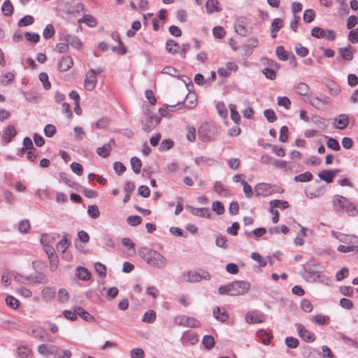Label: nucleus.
<instances>
[{
    "label": "nucleus",
    "instance_id": "7c9ffc66",
    "mask_svg": "<svg viewBox=\"0 0 358 358\" xmlns=\"http://www.w3.org/2000/svg\"><path fill=\"white\" fill-rule=\"evenodd\" d=\"M257 336L261 339L262 344L267 345L270 343L271 339L273 338L271 334L266 331L264 329H260L257 332Z\"/></svg>",
    "mask_w": 358,
    "mask_h": 358
},
{
    "label": "nucleus",
    "instance_id": "ea45409f",
    "mask_svg": "<svg viewBox=\"0 0 358 358\" xmlns=\"http://www.w3.org/2000/svg\"><path fill=\"white\" fill-rule=\"evenodd\" d=\"M202 344L207 350L212 349L215 345V339L211 335H205L202 339Z\"/></svg>",
    "mask_w": 358,
    "mask_h": 358
},
{
    "label": "nucleus",
    "instance_id": "aec40b11",
    "mask_svg": "<svg viewBox=\"0 0 358 358\" xmlns=\"http://www.w3.org/2000/svg\"><path fill=\"white\" fill-rule=\"evenodd\" d=\"M180 49V44L173 39L167 40L166 42V50L171 55L179 53Z\"/></svg>",
    "mask_w": 358,
    "mask_h": 358
},
{
    "label": "nucleus",
    "instance_id": "2f4dec72",
    "mask_svg": "<svg viewBox=\"0 0 358 358\" xmlns=\"http://www.w3.org/2000/svg\"><path fill=\"white\" fill-rule=\"evenodd\" d=\"M296 92L300 96H308L309 86L305 83H299L294 86Z\"/></svg>",
    "mask_w": 358,
    "mask_h": 358
},
{
    "label": "nucleus",
    "instance_id": "603ef678",
    "mask_svg": "<svg viewBox=\"0 0 358 358\" xmlns=\"http://www.w3.org/2000/svg\"><path fill=\"white\" fill-rule=\"evenodd\" d=\"M229 109L231 111V119L236 124H238V122L241 120V117L238 113V112L236 110V106L234 104H229Z\"/></svg>",
    "mask_w": 358,
    "mask_h": 358
},
{
    "label": "nucleus",
    "instance_id": "a211bd4d",
    "mask_svg": "<svg viewBox=\"0 0 358 358\" xmlns=\"http://www.w3.org/2000/svg\"><path fill=\"white\" fill-rule=\"evenodd\" d=\"M354 48L350 45L345 48H339L338 52L340 53L343 59L351 61L353 59Z\"/></svg>",
    "mask_w": 358,
    "mask_h": 358
},
{
    "label": "nucleus",
    "instance_id": "c85d7f7f",
    "mask_svg": "<svg viewBox=\"0 0 358 358\" xmlns=\"http://www.w3.org/2000/svg\"><path fill=\"white\" fill-rule=\"evenodd\" d=\"M135 185L132 182L128 181L125 183L124 186V191L125 192V196L123 199V202L127 203L130 200V194L134 190Z\"/></svg>",
    "mask_w": 358,
    "mask_h": 358
},
{
    "label": "nucleus",
    "instance_id": "c03bdc74",
    "mask_svg": "<svg viewBox=\"0 0 358 358\" xmlns=\"http://www.w3.org/2000/svg\"><path fill=\"white\" fill-rule=\"evenodd\" d=\"M266 233V229L264 227H259L255 229L252 232H246L248 237H251L252 235L255 239H258Z\"/></svg>",
    "mask_w": 358,
    "mask_h": 358
},
{
    "label": "nucleus",
    "instance_id": "f257e3e1",
    "mask_svg": "<svg viewBox=\"0 0 358 358\" xmlns=\"http://www.w3.org/2000/svg\"><path fill=\"white\" fill-rule=\"evenodd\" d=\"M250 286L248 281L234 280L227 285L219 287L217 292L220 295L241 296L248 293Z\"/></svg>",
    "mask_w": 358,
    "mask_h": 358
},
{
    "label": "nucleus",
    "instance_id": "423d86ee",
    "mask_svg": "<svg viewBox=\"0 0 358 358\" xmlns=\"http://www.w3.org/2000/svg\"><path fill=\"white\" fill-rule=\"evenodd\" d=\"M332 205L336 213H341L345 210L350 205V201L345 196L336 194L333 197Z\"/></svg>",
    "mask_w": 358,
    "mask_h": 358
},
{
    "label": "nucleus",
    "instance_id": "c9c22d12",
    "mask_svg": "<svg viewBox=\"0 0 358 358\" xmlns=\"http://www.w3.org/2000/svg\"><path fill=\"white\" fill-rule=\"evenodd\" d=\"M335 122H337L339 126L337 127L339 129H344L349 124V117L346 114H341L338 119L336 118Z\"/></svg>",
    "mask_w": 358,
    "mask_h": 358
},
{
    "label": "nucleus",
    "instance_id": "a18cd8bd",
    "mask_svg": "<svg viewBox=\"0 0 358 358\" xmlns=\"http://www.w3.org/2000/svg\"><path fill=\"white\" fill-rule=\"evenodd\" d=\"M275 52L280 60L286 61L289 59V53L285 50L283 46H278Z\"/></svg>",
    "mask_w": 358,
    "mask_h": 358
},
{
    "label": "nucleus",
    "instance_id": "4c0bfd02",
    "mask_svg": "<svg viewBox=\"0 0 358 358\" xmlns=\"http://www.w3.org/2000/svg\"><path fill=\"white\" fill-rule=\"evenodd\" d=\"M313 174L309 171H306L303 173H301L298 176H296L294 178V180L295 182H306L310 181L313 179Z\"/></svg>",
    "mask_w": 358,
    "mask_h": 358
},
{
    "label": "nucleus",
    "instance_id": "7ed1b4c3",
    "mask_svg": "<svg viewBox=\"0 0 358 358\" xmlns=\"http://www.w3.org/2000/svg\"><path fill=\"white\" fill-rule=\"evenodd\" d=\"M38 352L47 358H70L72 355L69 350H61L52 344H41L38 347Z\"/></svg>",
    "mask_w": 358,
    "mask_h": 358
},
{
    "label": "nucleus",
    "instance_id": "69168bd1",
    "mask_svg": "<svg viewBox=\"0 0 358 358\" xmlns=\"http://www.w3.org/2000/svg\"><path fill=\"white\" fill-rule=\"evenodd\" d=\"M278 105L280 106H283L285 109L288 110L291 106V101L287 96H278Z\"/></svg>",
    "mask_w": 358,
    "mask_h": 358
},
{
    "label": "nucleus",
    "instance_id": "37998d69",
    "mask_svg": "<svg viewBox=\"0 0 358 358\" xmlns=\"http://www.w3.org/2000/svg\"><path fill=\"white\" fill-rule=\"evenodd\" d=\"M34 22V18L33 16L27 15L22 17L17 23L20 27H27L31 25Z\"/></svg>",
    "mask_w": 358,
    "mask_h": 358
},
{
    "label": "nucleus",
    "instance_id": "4d7b16f0",
    "mask_svg": "<svg viewBox=\"0 0 358 358\" xmlns=\"http://www.w3.org/2000/svg\"><path fill=\"white\" fill-rule=\"evenodd\" d=\"M94 268L96 272L101 278H104L106 275V267L104 264L101 262H96L94 264Z\"/></svg>",
    "mask_w": 358,
    "mask_h": 358
},
{
    "label": "nucleus",
    "instance_id": "f8f14e48",
    "mask_svg": "<svg viewBox=\"0 0 358 358\" xmlns=\"http://www.w3.org/2000/svg\"><path fill=\"white\" fill-rule=\"evenodd\" d=\"M115 140L110 138L107 143L96 149V153L103 158H107L110 156L112 148L115 147Z\"/></svg>",
    "mask_w": 358,
    "mask_h": 358
},
{
    "label": "nucleus",
    "instance_id": "0eeeda50",
    "mask_svg": "<svg viewBox=\"0 0 358 358\" xmlns=\"http://www.w3.org/2000/svg\"><path fill=\"white\" fill-rule=\"evenodd\" d=\"M196 97L194 93L192 94H187L185 99L182 101H178L176 104L169 106L166 104L165 106L166 108L169 107L172 108L173 110H176V106H179L178 109L181 108V106L184 108H194L196 106Z\"/></svg>",
    "mask_w": 358,
    "mask_h": 358
},
{
    "label": "nucleus",
    "instance_id": "9b49d317",
    "mask_svg": "<svg viewBox=\"0 0 358 358\" xmlns=\"http://www.w3.org/2000/svg\"><path fill=\"white\" fill-rule=\"evenodd\" d=\"M295 327L300 338L306 343H312L315 341V336L307 330L301 323H296Z\"/></svg>",
    "mask_w": 358,
    "mask_h": 358
},
{
    "label": "nucleus",
    "instance_id": "412c9836",
    "mask_svg": "<svg viewBox=\"0 0 358 358\" xmlns=\"http://www.w3.org/2000/svg\"><path fill=\"white\" fill-rule=\"evenodd\" d=\"M235 31L241 36H245L248 34V29L245 28V22L243 19H238L234 23Z\"/></svg>",
    "mask_w": 358,
    "mask_h": 358
},
{
    "label": "nucleus",
    "instance_id": "3c124183",
    "mask_svg": "<svg viewBox=\"0 0 358 358\" xmlns=\"http://www.w3.org/2000/svg\"><path fill=\"white\" fill-rule=\"evenodd\" d=\"M38 78L40 81L43 83V87L45 90H48L51 87V83L48 80V76L46 73L41 72Z\"/></svg>",
    "mask_w": 358,
    "mask_h": 358
},
{
    "label": "nucleus",
    "instance_id": "1a4fd4ad",
    "mask_svg": "<svg viewBox=\"0 0 358 358\" xmlns=\"http://www.w3.org/2000/svg\"><path fill=\"white\" fill-rule=\"evenodd\" d=\"M102 71L101 69H97V72L94 69H90L86 73L85 78V86L87 90L92 91L94 89L97 80L96 73H99Z\"/></svg>",
    "mask_w": 358,
    "mask_h": 358
},
{
    "label": "nucleus",
    "instance_id": "4468645a",
    "mask_svg": "<svg viewBox=\"0 0 358 358\" xmlns=\"http://www.w3.org/2000/svg\"><path fill=\"white\" fill-rule=\"evenodd\" d=\"M339 172L338 169L323 170L318 173L320 180H324L327 183L333 182L334 177Z\"/></svg>",
    "mask_w": 358,
    "mask_h": 358
},
{
    "label": "nucleus",
    "instance_id": "f03ea898",
    "mask_svg": "<svg viewBox=\"0 0 358 358\" xmlns=\"http://www.w3.org/2000/svg\"><path fill=\"white\" fill-rule=\"evenodd\" d=\"M138 253L141 257L151 266L157 268H164L166 266V257L156 250L143 247L138 250Z\"/></svg>",
    "mask_w": 358,
    "mask_h": 358
},
{
    "label": "nucleus",
    "instance_id": "bb28decb",
    "mask_svg": "<svg viewBox=\"0 0 358 358\" xmlns=\"http://www.w3.org/2000/svg\"><path fill=\"white\" fill-rule=\"evenodd\" d=\"M1 11L6 17H10L13 15L14 8L13 3L10 0H6L1 6Z\"/></svg>",
    "mask_w": 358,
    "mask_h": 358
},
{
    "label": "nucleus",
    "instance_id": "052dcab7",
    "mask_svg": "<svg viewBox=\"0 0 358 358\" xmlns=\"http://www.w3.org/2000/svg\"><path fill=\"white\" fill-rule=\"evenodd\" d=\"M127 222L131 227H135L142 222V218L138 215H130L127 218Z\"/></svg>",
    "mask_w": 358,
    "mask_h": 358
},
{
    "label": "nucleus",
    "instance_id": "6ab92c4d",
    "mask_svg": "<svg viewBox=\"0 0 358 358\" xmlns=\"http://www.w3.org/2000/svg\"><path fill=\"white\" fill-rule=\"evenodd\" d=\"M245 319L249 324L262 323L264 322V315L263 314L255 315L252 312H248Z\"/></svg>",
    "mask_w": 358,
    "mask_h": 358
},
{
    "label": "nucleus",
    "instance_id": "13d9d810",
    "mask_svg": "<svg viewBox=\"0 0 358 358\" xmlns=\"http://www.w3.org/2000/svg\"><path fill=\"white\" fill-rule=\"evenodd\" d=\"M285 345L291 349L296 348L299 344V340L292 336L287 337L285 338Z\"/></svg>",
    "mask_w": 358,
    "mask_h": 358
},
{
    "label": "nucleus",
    "instance_id": "f704fd0d",
    "mask_svg": "<svg viewBox=\"0 0 358 358\" xmlns=\"http://www.w3.org/2000/svg\"><path fill=\"white\" fill-rule=\"evenodd\" d=\"M269 206L271 208H279L281 210H285L289 208V205L287 201L274 199L269 202Z\"/></svg>",
    "mask_w": 358,
    "mask_h": 358
},
{
    "label": "nucleus",
    "instance_id": "393cba45",
    "mask_svg": "<svg viewBox=\"0 0 358 358\" xmlns=\"http://www.w3.org/2000/svg\"><path fill=\"white\" fill-rule=\"evenodd\" d=\"M141 124L143 125V130L147 133L150 132L155 128L154 125L153 119L151 116H148L145 118H142Z\"/></svg>",
    "mask_w": 358,
    "mask_h": 358
},
{
    "label": "nucleus",
    "instance_id": "72a5a7b5",
    "mask_svg": "<svg viewBox=\"0 0 358 358\" xmlns=\"http://www.w3.org/2000/svg\"><path fill=\"white\" fill-rule=\"evenodd\" d=\"M76 189L78 191L81 192L84 194V196L88 199L96 198L98 196V193L95 190L88 189L80 185H77V187H76Z\"/></svg>",
    "mask_w": 358,
    "mask_h": 358
},
{
    "label": "nucleus",
    "instance_id": "680f3d73",
    "mask_svg": "<svg viewBox=\"0 0 358 358\" xmlns=\"http://www.w3.org/2000/svg\"><path fill=\"white\" fill-rule=\"evenodd\" d=\"M212 210L217 215H222L224 212V205L219 201H213L212 203Z\"/></svg>",
    "mask_w": 358,
    "mask_h": 358
},
{
    "label": "nucleus",
    "instance_id": "ddd939ff",
    "mask_svg": "<svg viewBox=\"0 0 358 358\" xmlns=\"http://www.w3.org/2000/svg\"><path fill=\"white\" fill-rule=\"evenodd\" d=\"M25 280L34 284H44L48 282V278L45 274L40 271H35L34 273L25 277Z\"/></svg>",
    "mask_w": 358,
    "mask_h": 358
},
{
    "label": "nucleus",
    "instance_id": "6e6d98bb",
    "mask_svg": "<svg viewBox=\"0 0 358 358\" xmlns=\"http://www.w3.org/2000/svg\"><path fill=\"white\" fill-rule=\"evenodd\" d=\"M311 36L316 38H323L326 36L325 31L317 27H315L311 30Z\"/></svg>",
    "mask_w": 358,
    "mask_h": 358
},
{
    "label": "nucleus",
    "instance_id": "49530a36",
    "mask_svg": "<svg viewBox=\"0 0 358 358\" xmlns=\"http://www.w3.org/2000/svg\"><path fill=\"white\" fill-rule=\"evenodd\" d=\"M194 162L197 165L200 164H206V165H212L216 161L212 158H208L204 156L196 157L194 159Z\"/></svg>",
    "mask_w": 358,
    "mask_h": 358
},
{
    "label": "nucleus",
    "instance_id": "4be33fe9",
    "mask_svg": "<svg viewBox=\"0 0 358 358\" xmlns=\"http://www.w3.org/2000/svg\"><path fill=\"white\" fill-rule=\"evenodd\" d=\"M17 135V131L13 124L7 126L3 130V139L6 143L11 142L13 137Z\"/></svg>",
    "mask_w": 358,
    "mask_h": 358
},
{
    "label": "nucleus",
    "instance_id": "774afa93",
    "mask_svg": "<svg viewBox=\"0 0 358 358\" xmlns=\"http://www.w3.org/2000/svg\"><path fill=\"white\" fill-rule=\"evenodd\" d=\"M262 73L267 79L273 80L276 78V71L271 68L266 67L262 70Z\"/></svg>",
    "mask_w": 358,
    "mask_h": 358
},
{
    "label": "nucleus",
    "instance_id": "dca6fc26",
    "mask_svg": "<svg viewBox=\"0 0 358 358\" xmlns=\"http://www.w3.org/2000/svg\"><path fill=\"white\" fill-rule=\"evenodd\" d=\"M75 312L77 313V317H80L83 320L88 322H95V318L93 315L90 314L81 306L75 307Z\"/></svg>",
    "mask_w": 358,
    "mask_h": 358
},
{
    "label": "nucleus",
    "instance_id": "20e7f679",
    "mask_svg": "<svg viewBox=\"0 0 358 358\" xmlns=\"http://www.w3.org/2000/svg\"><path fill=\"white\" fill-rule=\"evenodd\" d=\"M254 192L255 196H259L260 195L268 196L275 193H282L284 192V189L277 185L262 182L257 184L255 187Z\"/></svg>",
    "mask_w": 358,
    "mask_h": 358
},
{
    "label": "nucleus",
    "instance_id": "f3484780",
    "mask_svg": "<svg viewBox=\"0 0 358 358\" xmlns=\"http://www.w3.org/2000/svg\"><path fill=\"white\" fill-rule=\"evenodd\" d=\"M73 65V61L70 55L63 56L59 63V68L62 71L69 70Z\"/></svg>",
    "mask_w": 358,
    "mask_h": 358
},
{
    "label": "nucleus",
    "instance_id": "bf43d9fd",
    "mask_svg": "<svg viewBox=\"0 0 358 358\" xmlns=\"http://www.w3.org/2000/svg\"><path fill=\"white\" fill-rule=\"evenodd\" d=\"M31 332L32 336L34 338L39 339L41 341H44L45 337L47 335L46 331L41 328L33 329Z\"/></svg>",
    "mask_w": 358,
    "mask_h": 358
},
{
    "label": "nucleus",
    "instance_id": "2eb2a0df",
    "mask_svg": "<svg viewBox=\"0 0 358 358\" xmlns=\"http://www.w3.org/2000/svg\"><path fill=\"white\" fill-rule=\"evenodd\" d=\"M186 208L190 209V212L192 214L196 216L201 217H208L209 218L210 216V210L208 208H194L192 206L187 205Z\"/></svg>",
    "mask_w": 358,
    "mask_h": 358
},
{
    "label": "nucleus",
    "instance_id": "39448f33",
    "mask_svg": "<svg viewBox=\"0 0 358 358\" xmlns=\"http://www.w3.org/2000/svg\"><path fill=\"white\" fill-rule=\"evenodd\" d=\"M186 277L185 281L188 282H198L202 280H210L211 275L209 272L202 268H199L196 271H188L183 273Z\"/></svg>",
    "mask_w": 358,
    "mask_h": 358
},
{
    "label": "nucleus",
    "instance_id": "cd10ccee",
    "mask_svg": "<svg viewBox=\"0 0 358 358\" xmlns=\"http://www.w3.org/2000/svg\"><path fill=\"white\" fill-rule=\"evenodd\" d=\"M219 2L217 0H208L206 4L208 13L211 14L214 12H219L222 10L218 6Z\"/></svg>",
    "mask_w": 358,
    "mask_h": 358
},
{
    "label": "nucleus",
    "instance_id": "79ce46f5",
    "mask_svg": "<svg viewBox=\"0 0 358 358\" xmlns=\"http://www.w3.org/2000/svg\"><path fill=\"white\" fill-rule=\"evenodd\" d=\"M131 166L133 171L138 174L140 173L142 166L141 161L137 157H133L131 159Z\"/></svg>",
    "mask_w": 358,
    "mask_h": 358
},
{
    "label": "nucleus",
    "instance_id": "0e129e2a",
    "mask_svg": "<svg viewBox=\"0 0 358 358\" xmlns=\"http://www.w3.org/2000/svg\"><path fill=\"white\" fill-rule=\"evenodd\" d=\"M30 229V224L28 220H21L19 223L18 229L21 234H27Z\"/></svg>",
    "mask_w": 358,
    "mask_h": 358
},
{
    "label": "nucleus",
    "instance_id": "e433bc0d",
    "mask_svg": "<svg viewBox=\"0 0 358 358\" xmlns=\"http://www.w3.org/2000/svg\"><path fill=\"white\" fill-rule=\"evenodd\" d=\"M5 301L6 305L13 310H16L20 306L19 300L11 295H8L5 299Z\"/></svg>",
    "mask_w": 358,
    "mask_h": 358
},
{
    "label": "nucleus",
    "instance_id": "864d4df0",
    "mask_svg": "<svg viewBox=\"0 0 358 358\" xmlns=\"http://www.w3.org/2000/svg\"><path fill=\"white\" fill-rule=\"evenodd\" d=\"M44 134L48 138L52 137L57 132L56 127L52 124H48L44 127Z\"/></svg>",
    "mask_w": 358,
    "mask_h": 358
},
{
    "label": "nucleus",
    "instance_id": "5701e85b",
    "mask_svg": "<svg viewBox=\"0 0 358 358\" xmlns=\"http://www.w3.org/2000/svg\"><path fill=\"white\" fill-rule=\"evenodd\" d=\"M354 238H355L356 241H351V242L354 243L355 245H348V246L343 245H340L337 248L338 251L340 252H343V253L358 251V238L357 236H354Z\"/></svg>",
    "mask_w": 358,
    "mask_h": 358
},
{
    "label": "nucleus",
    "instance_id": "9d476101",
    "mask_svg": "<svg viewBox=\"0 0 358 358\" xmlns=\"http://www.w3.org/2000/svg\"><path fill=\"white\" fill-rule=\"evenodd\" d=\"M304 271L305 273L303 275V278L307 282H315L321 276L320 272L314 268V265H304Z\"/></svg>",
    "mask_w": 358,
    "mask_h": 358
},
{
    "label": "nucleus",
    "instance_id": "09e8293b",
    "mask_svg": "<svg viewBox=\"0 0 358 358\" xmlns=\"http://www.w3.org/2000/svg\"><path fill=\"white\" fill-rule=\"evenodd\" d=\"M315 12L313 9L305 10L303 15V20L306 23H310L315 20Z\"/></svg>",
    "mask_w": 358,
    "mask_h": 358
},
{
    "label": "nucleus",
    "instance_id": "473e14b6",
    "mask_svg": "<svg viewBox=\"0 0 358 358\" xmlns=\"http://www.w3.org/2000/svg\"><path fill=\"white\" fill-rule=\"evenodd\" d=\"M76 276L78 279L85 281L90 280L91 274L87 268L83 266H78L76 268Z\"/></svg>",
    "mask_w": 358,
    "mask_h": 358
},
{
    "label": "nucleus",
    "instance_id": "a878e982",
    "mask_svg": "<svg viewBox=\"0 0 358 358\" xmlns=\"http://www.w3.org/2000/svg\"><path fill=\"white\" fill-rule=\"evenodd\" d=\"M78 23H85L90 27H94L97 24L96 20L91 15H84L81 18L78 20Z\"/></svg>",
    "mask_w": 358,
    "mask_h": 358
},
{
    "label": "nucleus",
    "instance_id": "58836bf2",
    "mask_svg": "<svg viewBox=\"0 0 358 358\" xmlns=\"http://www.w3.org/2000/svg\"><path fill=\"white\" fill-rule=\"evenodd\" d=\"M173 145H174V142L172 139H171V138L164 139L160 143L159 146V150L160 152H165V151H167V150L171 149L173 147Z\"/></svg>",
    "mask_w": 358,
    "mask_h": 358
},
{
    "label": "nucleus",
    "instance_id": "de8ad7c7",
    "mask_svg": "<svg viewBox=\"0 0 358 358\" xmlns=\"http://www.w3.org/2000/svg\"><path fill=\"white\" fill-rule=\"evenodd\" d=\"M55 34L54 26L52 24L46 25L45 28L43 31V36L45 39H49L52 38Z\"/></svg>",
    "mask_w": 358,
    "mask_h": 358
},
{
    "label": "nucleus",
    "instance_id": "e2e57ef3",
    "mask_svg": "<svg viewBox=\"0 0 358 358\" xmlns=\"http://www.w3.org/2000/svg\"><path fill=\"white\" fill-rule=\"evenodd\" d=\"M327 145L329 148L335 151H338L341 149L338 141L336 138L331 137L328 138Z\"/></svg>",
    "mask_w": 358,
    "mask_h": 358
},
{
    "label": "nucleus",
    "instance_id": "6e6552de",
    "mask_svg": "<svg viewBox=\"0 0 358 358\" xmlns=\"http://www.w3.org/2000/svg\"><path fill=\"white\" fill-rule=\"evenodd\" d=\"M175 321L180 326L192 328H198L201 327V322L197 319L187 315H180L176 317Z\"/></svg>",
    "mask_w": 358,
    "mask_h": 358
},
{
    "label": "nucleus",
    "instance_id": "a19ab883",
    "mask_svg": "<svg viewBox=\"0 0 358 358\" xmlns=\"http://www.w3.org/2000/svg\"><path fill=\"white\" fill-rule=\"evenodd\" d=\"M156 313L153 310H149L144 313L142 321L151 324L156 320Z\"/></svg>",
    "mask_w": 358,
    "mask_h": 358
},
{
    "label": "nucleus",
    "instance_id": "338daca9",
    "mask_svg": "<svg viewBox=\"0 0 358 358\" xmlns=\"http://www.w3.org/2000/svg\"><path fill=\"white\" fill-rule=\"evenodd\" d=\"M70 245V242L67 240L66 237H64L60 240V241L57 244V249L62 252H65L67 248Z\"/></svg>",
    "mask_w": 358,
    "mask_h": 358
},
{
    "label": "nucleus",
    "instance_id": "c756f323",
    "mask_svg": "<svg viewBox=\"0 0 358 358\" xmlns=\"http://www.w3.org/2000/svg\"><path fill=\"white\" fill-rule=\"evenodd\" d=\"M213 315L214 317L220 322H224L228 318V314L226 310L221 311V309L219 306H216L213 309Z\"/></svg>",
    "mask_w": 358,
    "mask_h": 358
},
{
    "label": "nucleus",
    "instance_id": "8fccbe9b",
    "mask_svg": "<svg viewBox=\"0 0 358 358\" xmlns=\"http://www.w3.org/2000/svg\"><path fill=\"white\" fill-rule=\"evenodd\" d=\"M87 214L92 219H96L100 215L99 208L96 205H90L87 208Z\"/></svg>",
    "mask_w": 358,
    "mask_h": 358
},
{
    "label": "nucleus",
    "instance_id": "b1692460",
    "mask_svg": "<svg viewBox=\"0 0 358 358\" xmlns=\"http://www.w3.org/2000/svg\"><path fill=\"white\" fill-rule=\"evenodd\" d=\"M56 295V289L54 287H46L41 292L42 298L45 301H50Z\"/></svg>",
    "mask_w": 358,
    "mask_h": 358
},
{
    "label": "nucleus",
    "instance_id": "5fc2aeb1",
    "mask_svg": "<svg viewBox=\"0 0 358 358\" xmlns=\"http://www.w3.org/2000/svg\"><path fill=\"white\" fill-rule=\"evenodd\" d=\"M227 237L220 234L215 238V245L219 248L227 249L229 246L227 244Z\"/></svg>",
    "mask_w": 358,
    "mask_h": 358
}]
</instances>
